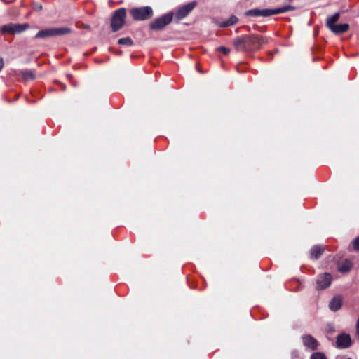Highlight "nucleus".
I'll return each mask as SVG.
<instances>
[{
  "label": "nucleus",
  "mask_w": 359,
  "mask_h": 359,
  "mask_svg": "<svg viewBox=\"0 0 359 359\" xmlns=\"http://www.w3.org/2000/svg\"><path fill=\"white\" fill-rule=\"evenodd\" d=\"M42 9V6L41 5H37L35 8V10L36 11H41Z\"/></svg>",
  "instance_id": "obj_25"
},
{
  "label": "nucleus",
  "mask_w": 359,
  "mask_h": 359,
  "mask_svg": "<svg viewBox=\"0 0 359 359\" xmlns=\"http://www.w3.org/2000/svg\"><path fill=\"white\" fill-rule=\"evenodd\" d=\"M217 50L218 52L222 53L224 55H227L230 53V49L224 46H219Z\"/></svg>",
  "instance_id": "obj_22"
},
{
  "label": "nucleus",
  "mask_w": 359,
  "mask_h": 359,
  "mask_svg": "<svg viewBox=\"0 0 359 359\" xmlns=\"http://www.w3.org/2000/svg\"><path fill=\"white\" fill-rule=\"evenodd\" d=\"M339 18V13H336L333 15L328 17L326 20V26L330 29L332 26L335 25V22L338 21Z\"/></svg>",
  "instance_id": "obj_18"
},
{
  "label": "nucleus",
  "mask_w": 359,
  "mask_h": 359,
  "mask_svg": "<svg viewBox=\"0 0 359 359\" xmlns=\"http://www.w3.org/2000/svg\"><path fill=\"white\" fill-rule=\"evenodd\" d=\"M246 39L248 52L257 50L268 43L266 38L258 34L246 35Z\"/></svg>",
  "instance_id": "obj_5"
},
{
  "label": "nucleus",
  "mask_w": 359,
  "mask_h": 359,
  "mask_svg": "<svg viewBox=\"0 0 359 359\" xmlns=\"http://www.w3.org/2000/svg\"><path fill=\"white\" fill-rule=\"evenodd\" d=\"M294 9V7L290 6V5L284 6L279 7L277 8H273V9L266 8V9L262 10V9H259V8H254V9H250V10L245 11V15L246 16H252V17H259V16L268 17V16H271L273 15H276V14L287 12L290 11H293Z\"/></svg>",
  "instance_id": "obj_1"
},
{
  "label": "nucleus",
  "mask_w": 359,
  "mask_h": 359,
  "mask_svg": "<svg viewBox=\"0 0 359 359\" xmlns=\"http://www.w3.org/2000/svg\"><path fill=\"white\" fill-rule=\"evenodd\" d=\"M29 27V24H7L1 27V31L6 34L20 33Z\"/></svg>",
  "instance_id": "obj_7"
},
{
  "label": "nucleus",
  "mask_w": 359,
  "mask_h": 359,
  "mask_svg": "<svg viewBox=\"0 0 359 359\" xmlns=\"http://www.w3.org/2000/svg\"><path fill=\"white\" fill-rule=\"evenodd\" d=\"M324 252V248L321 245H314L310 250L311 257L315 259H318Z\"/></svg>",
  "instance_id": "obj_16"
},
{
  "label": "nucleus",
  "mask_w": 359,
  "mask_h": 359,
  "mask_svg": "<svg viewBox=\"0 0 359 359\" xmlns=\"http://www.w3.org/2000/svg\"><path fill=\"white\" fill-rule=\"evenodd\" d=\"M302 339L303 344L306 348L313 351L318 349L319 343L311 334L303 335Z\"/></svg>",
  "instance_id": "obj_11"
},
{
  "label": "nucleus",
  "mask_w": 359,
  "mask_h": 359,
  "mask_svg": "<svg viewBox=\"0 0 359 359\" xmlns=\"http://www.w3.org/2000/svg\"><path fill=\"white\" fill-rule=\"evenodd\" d=\"M72 29L68 27H55L42 29L35 35L36 39H45L56 36H62L70 34Z\"/></svg>",
  "instance_id": "obj_2"
},
{
  "label": "nucleus",
  "mask_w": 359,
  "mask_h": 359,
  "mask_svg": "<svg viewBox=\"0 0 359 359\" xmlns=\"http://www.w3.org/2000/svg\"><path fill=\"white\" fill-rule=\"evenodd\" d=\"M126 17V10L124 8L117 9L111 18V27L114 32L119 30L124 25Z\"/></svg>",
  "instance_id": "obj_4"
},
{
  "label": "nucleus",
  "mask_w": 359,
  "mask_h": 359,
  "mask_svg": "<svg viewBox=\"0 0 359 359\" xmlns=\"http://www.w3.org/2000/svg\"><path fill=\"white\" fill-rule=\"evenodd\" d=\"M196 3L192 1L180 7L175 13L174 16L177 20H180L187 16L189 13L195 8Z\"/></svg>",
  "instance_id": "obj_9"
},
{
  "label": "nucleus",
  "mask_w": 359,
  "mask_h": 359,
  "mask_svg": "<svg viewBox=\"0 0 359 359\" xmlns=\"http://www.w3.org/2000/svg\"><path fill=\"white\" fill-rule=\"evenodd\" d=\"M342 306V299L340 296H336L333 297L330 303H329V308L332 311H337L339 309H341Z\"/></svg>",
  "instance_id": "obj_13"
},
{
  "label": "nucleus",
  "mask_w": 359,
  "mask_h": 359,
  "mask_svg": "<svg viewBox=\"0 0 359 359\" xmlns=\"http://www.w3.org/2000/svg\"><path fill=\"white\" fill-rule=\"evenodd\" d=\"M22 76L25 80H33L35 78L34 73L32 70L22 71Z\"/></svg>",
  "instance_id": "obj_19"
},
{
  "label": "nucleus",
  "mask_w": 359,
  "mask_h": 359,
  "mask_svg": "<svg viewBox=\"0 0 359 359\" xmlns=\"http://www.w3.org/2000/svg\"><path fill=\"white\" fill-rule=\"evenodd\" d=\"M4 63L3 59H0V71L4 67Z\"/></svg>",
  "instance_id": "obj_24"
},
{
  "label": "nucleus",
  "mask_w": 359,
  "mask_h": 359,
  "mask_svg": "<svg viewBox=\"0 0 359 359\" xmlns=\"http://www.w3.org/2000/svg\"><path fill=\"white\" fill-rule=\"evenodd\" d=\"M349 25L347 23L335 24L330 29L335 34H340L347 32L349 29Z\"/></svg>",
  "instance_id": "obj_14"
},
{
  "label": "nucleus",
  "mask_w": 359,
  "mask_h": 359,
  "mask_svg": "<svg viewBox=\"0 0 359 359\" xmlns=\"http://www.w3.org/2000/svg\"><path fill=\"white\" fill-rule=\"evenodd\" d=\"M332 277L329 273H324L318 276L316 278L317 290H324L327 288L332 283Z\"/></svg>",
  "instance_id": "obj_8"
},
{
  "label": "nucleus",
  "mask_w": 359,
  "mask_h": 359,
  "mask_svg": "<svg viewBox=\"0 0 359 359\" xmlns=\"http://www.w3.org/2000/svg\"><path fill=\"white\" fill-rule=\"evenodd\" d=\"M232 43L237 51L248 52L246 35L236 37Z\"/></svg>",
  "instance_id": "obj_10"
},
{
  "label": "nucleus",
  "mask_w": 359,
  "mask_h": 359,
  "mask_svg": "<svg viewBox=\"0 0 359 359\" xmlns=\"http://www.w3.org/2000/svg\"><path fill=\"white\" fill-rule=\"evenodd\" d=\"M311 359H326V357L322 353L316 352L311 355Z\"/></svg>",
  "instance_id": "obj_21"
},
{
  "label": "nucleus",
  "mask_w": 359,
  "mask_h": 359,
  "mask_svg": "<svg viewBox=\"0 0 359 359\" xmlns=\"http://www.w3.org/2000/svg\"><path fill=\"white\" fill-rule=\"evenodd\" d=\"M353 267V264L350 260L345 259L337 265V269L339 272L346 273L349 271Z\"/></svg>",
  "instance_id": "obj_15"
},
{
  "label": "nucleus",
  "mask_w": 359,
  "mask_h": 359,
  "mask_svg": "<svg viewBox=\"0 0 359 359\" xmlns=\"http://www.w3.org/2000/svg\"><path fill=\"white\" fill-rule=\"evenodd\" d=\"M174 13L169 12L160 18H156L149 24V27L152 30H161L169 25L173 19Z\"/></svg>",
  "instance_id": "obj_6"
},
{
  "label": "nucleus",
  "mask_w": 359,
  "mask_h": 359,
  "mask_svg": "<svg viewBox=\"0 0 359 359\" xmlns=\"http://www.w3.org/2000/svg\"><path fill=\"white\" fill-rule=\"evenodd\" d=\"M238 22V18L236 15H231L228 20L219 22L218 26L220 27H228L236 24Z\"/></svg>",
  "instance_id": "obj_17"
},
{
  "label": "nucleus",
  "mask_w": 359,
  "mask_h": 359,
  "mask_svg": "<svg viewBox=\"0 0 359 359\" xmlns=\"http://www.w3.org/2000/svg\"><path fill=\"white\" fill-rule=\"evenodd\" d=\"M130 14L134 20H146L153 16V9L149 6L133 8L130 10Z\"/></svg>",
  "instance_id": "obj_3"
},
{
  "label": "nucleus",
  "mask_w": 359,
  "mask_h": 359,
  "mask_svg": "<svg viewBox=\"0 0 359 359\" xmlns=\"http://www.w3.org/2000/svg\"><path fill=\"white\" fill-rule=\"evenodd\" d=\"M118 43L126 46H131L133 45L134 43L130 37H124L119 39L118 41Z\"/></svg>",
  "instance_id": "obj_20"
},
{
  "label": "nucleus",
  "mask_w": 359,
  "mask_h": 359,
  "mask_svg": "<svg viewBox=\"0 0 359 359\" xmlns=\"http://www.w3.org/2000/svg\"><path fill=\"white\" fill-rule=\"evenodd\" d=\"M351 339L349 334H341L337 336L336 345L337 348H346L351 346Z\"/></svg>",
  "instance_id": "obj_12"
},
{
  "label": "nucleus",
  "mask_w": 359,
  "mask_h": 359,
  "mask_svg": "<svg viewBox=\"0 0 359 359\" xmlns=\"http://www.w3.org/2000/svg\"><path fill=\"white\" fill-rule=\"evenodd\" d=\"M353 248L355 250L359 251V237L356 238L353 241Z\"/></svg>",
  "instance_id": "obj_23"
}]
</instances>
